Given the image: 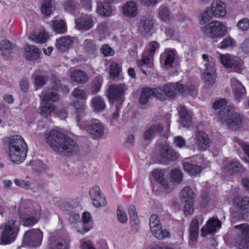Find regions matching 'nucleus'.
I'll use <instances>...</instances> for the list:
<instances>
[{"instance_id": "13d9d810", "label": "nucleus", "mask_w": 249, "mask_h": 249, "mask_svg": "<svg viewBox=\"0 0 249 249\" xmlns=\"http://www.w3.org/2000/svg\"><path fill=\"white\" fill-rule=\"evenodd\" d=\"M71 94L73 97L80 100H86L87 99L86 92L82 89L75 88Z\"/></svg>"}, {"instance_id": "7ed1b4c3", "label": "nucleus", "mask_w": 249, "mask_h": 249, "mask_svg": "<svg viewBox=\"0 0 249 249\" xmlns=\"http://www.w3.org/2000/svg\"><path fill=\"white\" fill-rule=\"evenodd\" d=\"M20 223L11 219L0 225V244H10L16 240L19 231Z\"/></svg>"}, {"instance_id": "423d86ee", "label": "nucleus", "mask_w": 249, "mask_h": 249, "mask_svg": "<svg viewBox=\"0 0 249 249\" xmlns=\"http://www.w3.org/2000/svg\"><path fill=\"white\" fill-rule=\"evenodd\" d=\"M149 226L152 234L159 240L170 237V232L166 229H163L160 219L156 214H152L149 219Z\"/></svg>"}, {"instance_id": "aec40b11", "label": "nucleus", "mask_w": 249, "mask_h": 249, "mask_svg": "<svg viewBox=\"0 0 249 249\" xmlns=\"http://www.w3.org/2000/svg\"><path fill=\"white\" fill-rule=\"evenodd\" d=\"M210 10L213 17L216 18H223L227 13L226 5L220 0H213L211 4Z\"/></svg>"}, {"instance_id": "4c0bfd02", "label": "nucleus", "mask_w": 249, "mask_h": 249, "mask_svg": "<svg viewBox=\"0 0 249 249\" xmlns=\"http://www.w3.org/2000/svg\"><path fill=\"white\" fill-rule=\"evenodd\" d=\"M24 55L28 60H34L38 59L39 53L38 49L35 46L26 45Z\"/></svg>"}, {"instance_id": "79ce46f5", "label": "nucleus", "mask_w": 249, "mask_h": 249, "mask_svg": "<svg viewBox=\"0 0 249 249\" xmlns=\"http://www.w3.org/2000/svg\"><path fill=\"white\" fill-rule=\"evenodd\" d=\"M195 194L189 186L184 187L180 192V197L183 201L194 200Z\"/></svg>"}, {"instance_id": "c85d7f7f", "label": "nucleus", "mask_w": 249, "mask_h": 249, "mask_svg": "<svg viewBox=\"0 0 249 249\" xmlns=\"http://www.w3.org/2000/svg\"><path fill=\"white\" fill-rule=\"evenodd\" d=\"M40 97L41 102H43L44 104L57 102L60 98L59 94L52 89L42 91Z\"/></svg>"}, {"instance_id": "72a5a7b5", "label": "nucleus", "mask_w": 249, "mask_h": 249, "mask_svg": "<svg viewBox=\"0 0 249 249\" xmlns=\"http://www.w3.org/2000/svg\"><path fill=\"white\" fill-rule=\"evenodd\" d=\"M69 221L71 227L76 230L78 233L82 234H84V231H83L82 226L80 225L81 223V217L78 214H71L69 217Z\"/></svg>"}, {"instance_id": "bb28decb", "label": "nucleus", "mask_w": 249, "mask_h": 249, "mask_svg": "<svg viewBox=\"0 0 249 249\" xmlns=\"http://www.w3.org/2000/svg\"><path fill=\"white\" fill-rule=\"evenodd\" d=\"M74 40L70 36H64L56 39V48L61 52H66L73 45Z\"/></svg>"}, {"instance_id": "864d4df0", "label": "nucleus", "mask_w": 249, "mask_h": 249, "mask_svg": "<svg viewBox=\"0 0 249 249\" xmlns=\"http://www.w3.org/2000/svg\"><path fill=\"white\" fill-rule=\"evenodd\" d=\"M41 11L46 16H49L53 11V6L50 0H44L42 3Z\"/></svg>"}, {"instance_id": "f03ea898", "label": "nucleus", "mask_w": 249, "mask_h": 249, "mask_svg": "<svg viewBox=\"0 0 249 249\" xmlns=\"http://www.w3.org/2000/svg\"><path fill=\"white\" fill-rule=\"evenodd\" d=\"M9 157L16 164L23 162L27 156V145L24 139L19 135L13 136L8 140Z\"/></svg>"}, {"instance_id": "de8ad7c7", "label": "nucleus", "mask_w": 249, "mask_h": 249, "mask_svg": "<svg viewBox=\"0 0 249 249\" xmlns=\"http://www.w3.org/2000/svg\"><path fill=\"white\" fill-rule=\"evenodd\" d=\"M53 30L58 34H64L67 32L65 22L62 20H54L53 21Z\"/></svg>"}, {"instance_id": "4468645a", "label": "nucleus", "mask_w": 249, "mask_h": 249, "mask_svg": "<svg viewBox=\"0 0 249 249\" xmlns=\"http://www.w3.org/2000/svg\"><path fill=\"white\" fill-rule=\"evenodd\" d=\"M151 96H155L160 100H162L163 97L161 89L160 88L155 89L145 88L143 89L139 98V103L141 105H145Z\"/></svg>"}, {"instance_id": "5701e85b", "label": "nucleus", "mask_w": 249, "mask_h": 249, "mask_svg": "<svg viewBox=\"0 0 249 249\" xmlns=\"http://www.w3.org/2000/svg\"><path fill=\"white\" fill-rule=\"evenodd\" d=\"M51 249H69V241L59 236L52 235L49 239Z\"/></svg>"}, {"instance_id": "338daca9", "label": "nucleus", "mask_w": 249, "mask_h": 249, "mask_svg": "<svg viewBox=\"0 0 249 249\" xmlns=\"http://www.w3.org/2000/svg\"><path fill=\"white\" fill-rule=\"evenodd\" d=\"M237 26L242 31H246L249 29V19L247 18H243L240 19Z\"/></svg>"}, {"instance_id": "6e6552de", "label": "nucleus", "mask_w": 249, "mask_h": 249, "mask_svg": "<svg viewBox=\"0 0 249 249\" xmlns=\"http://www.w3.org/2000/svg\"><path fill=\"white\" fill-rule=\"evenodd\" d=\"M235 229L240 231L239 235L235 238V245L239 249H249V225L244 223L234 226Z\"/></svg>"}, {"instance_id": "e2e57ef3", "label": "nucleus", "mask_w": 249, "mask_h": 249, "mask_svg": "<svg viewBox=\"0 0 249 249\" xmlns=\"http://www.w3.org/2000/svg\"><path fill=\"white\" fill-rule=\"evenodd\" d=\"M120 71V69L119 65L116 63H113L110 67V76L113 78L118 77Z\"/></svg>"}, {"instance_id": "20e7f679", "label": "nucleus", "mask_w": 249, "mask_h": 249, "mask_svg": "<svg viewBox=\"0 0 249 249\" xmlns=\"http://www.w3.org/2000/svg\"><path fill=\"white\" fill-rule=\"evenodd\" d=\"M243 119V116L231 106L226 107L220 110L218 115V121L229 127L240 126Z\"/></svg>"}, {"instance_id": "ea45409f", "label": "nucleus", "mask_w": 249, "mask_h": 249, "mask_svg": "<svg viewBox=\"0 0 249 249\" xmlns=\"http://www.w3.org/2000/svg\"><path fill=\"white\" fill-rule=\"evenodd\" d=\"M55 106L53 104H43L41 102L39 107L40 114L45 118H48L51 115V113L55 110Z\"/></svg>"}, {"instance_id": "603ef678", "label": "nucleus", "mask_w": 249, "mask_h": 249, "mask_svg": "<svg viewBox=\"0 0 249 249\" xmlns=\"http://www.w3.org/2000/svg\"><path fill=\"white\" fill-rule=\"evenodd\" d=\"M85 51L89 53H94L97 50L94 41L91 39H86L83 43Z\"/></svg>"}, {"instance_id": "39448f33", "label": "nucleus", "mask_w": 249, "mask_h": 249, "mask_svg": "<svg viewBox=\"0 0 249 249\" xmlns=\"http://www.w3.org/2000/svg\"><path fill=\"white\" fill-rule=\"evenodd\" d=\"M203 33L208 37H221L227 33L226 27L219 21H213L202 27Z\"/></svg>"}, {"instance_id": "09e8293b", "label": "nucleus", "mask_w": 249, "mask_h": 249, "mask_svg": "<svg viewBox=\"0 0 249 249\" xmlns=\"http://www.w3.org/2000/svg\"><path fill=\"white\" fill-rule=\"evenodd\" d=\"M198 221L196 219H193L190 228V238L191 241H195L198 237Z\"/></svg>"}, {"instance_id": "e433bc0d", "label": "nucleus", "mask_w": 249, "mask_h": 249, "mask_svg": "<svg viewBox=\"0 0 249 249\" xmlns=\"http://www.w3.org/2000/svg\"><path fill=\"white\" fill-rule=\"evenodd\" d=\"M97 12L100 15L108 17L112 15L113 9L107 2H100L97 4Z\"/></svg>"}, {"instance_id": "b1692460", "label": "nucleus", "mask_w": 249, "mask_h": 249, "mask_svg": "<svg viewBox=\"0 0 249 249\" xmlns=\"http://www.w3.org/2000/svg\"><path fill=\"white\" fill-rule=\"evenodd\" d=\"M160 156L167 161H174L179 157V154L167 144L162 145L160 149Z\"/></svg>"}, {"instance_id": "0eeeda50", "label": "nucleus", "mask_w": 249, "mask_h": 249, "mask_svg": "<svg viewBox=\"0 0 249 249\" xmlns=\"http://www.w3.org/2000/svg\"><path fill=\"white\" fill-rule=\"evenodd\" d=\"M78 125L83 130H85L94 139L100 138L104 134L105 126L98 120H93L89 124L83 125L77 119Z\"/></svg>"}, {"instance_id": "69168bd1", "label": "nucleus", "mask_w": 249, "mask_h": 249, "mask_svg": "<svg viewBox=\"0 0 249 249\" xmlns=\"http://www.w3.org/2000/svg\"><path fill=\"white\" fill-rule=\"evenodd\" d=\"M53 87L54 89H56L57 91L60 90H63L64 92H68L69 89L66 86H63L60 83V81L57 79L56 77H53Z\"/></svg>"}, {"instance_id": "f8f14e48", "label": "nucleus", "mask_w": 249, "mask_h": 249, "mask_svg": "<svg viewBox=\"0 0 249 249\" xmlns=\"http://www.w3.org/2000/svg\"><path fill=\"white\" fill-rule=\"evenodd\" d=\"M43 238V233L39 229H31L26 231L24 242L31 246H37L40 244Z\"/></svg>"}, {"instance_id": "6ab92c4d", "label": "nucleus", "mask_w": 249, "mask_h": 249, "mask_svg": "<svg viewBox=\"0 0 249 249\" xmlns=\"http://www.w3.org/2000/svg\"><path fill=\"white\" fill-rule=\"evenodd\" d=\"M76 28L79 30L88 31L93 27L94 21L91 15H86L75 19Z\"/></svg>"}, {"instance_id": "4d7b16f0", "label": "nucleus", "mask_w": 249, "mask_h": 249, "mask_svg": "<svg viewBox=\"0 0 249 249\" xmlns=\"http://www.w3.org/2000/svg\"><path fill=\"white\" fill-rule=\"evenodd\" d=\"M213 17V16L210 9H207L201 16L200 21V24L204 25L205 23H208L212 19Z\"/></svg>"}, {"instance_id": "c03bdc74", "label": "nucleus", "mask_w": 249, "mask_h": 249, "mask_svg": "<svg viewBox=\"0 0 249 249\" xmlns=\"http://www.w3.org/2000/svg\"><path fill=\"white\" fill-rule=\"evenodd\" d=\"M28 38L36 43H44L48 38V34L44 32H40L38 34H35V33H32L29 36Z\"/></svg>"}, {"instance_id": "ddd939ff", "label": "nucleus", "mask_w": 249, "mask_h": 249, "mask_svg": "<svg viewBox=\"0 0 249 249\" xmlns=\"http://www.w3.org/2000/svg\"><path fill=\"white\" fill-rule=\"evenodd\" d=\"M161 89L163 97V99L162 100L165 99V96L170 98L174 97L177 91L185 94L188 93L186 86H184L178 83L167 84Z\"/></svg>"}, {"instance_id": "9d476101", "label": "nucleus", "mask_w": 249, "mask_h": 249, "mask_svg": "<svg viewBox=\"0 0 249 249\" xmlns=\"http://www.w3.org/2000/svg\"><path fill=\"white\" fill-rule=\"evenodd\" d=\"M40 207L36 202L24 200L20 202L18 207V214L19 217L29 216L32 214H39Z\"/></svg>"}, {"instance_id": "f257e3e1", "label": "nucleus", "mask_w": 249, "mask_h": 249, "mask_svg": "<svg viewBox=\"0 0 249 249\" xmlns=\"http://www.w3.org/2000/svg\"><path fill=\"white\" fill-rule=\"evenodd\" d=\"M44 137L46 142L53 150L60 155L73 156L79 151L77 142L58 130L53 129L46 132Z\"/></svg>"}, {"instance_id": "f3484780", "label": "nucleus", "mask_w": 249, "mask_h": 249, "mask_svg": "<svg viewBox=\"0 0 249 249\" xmlns=\"http://www.w3.org/2000/svg\"><path fill=\"white\" fill-rule=\"evenodd\" d=\"M154 25V20L150 16H145L141 17L138 23V29L141 34L145 35L150 32Z\"/></svg>"}, {"instance_id": "2f4dec72", "label": "nucleus", "mask_w": 249, "mask_h": 249, "mask_svg": "<svg viewBox=\"0 0 249 249\" xmlns=\"http://www.w3.org/2000/svg\"><path fill=\"white\" fill-rule=\"evenodd\" d=\"M163 130V127L160 124L152 125L143 133V138L147 140H151L157 134L161 133Z\"/></svg>"}, {"instance_id": "9b49d317", "label": "nucleus", "mask_w": 249, "mask_h": 249, "mask_svg": "<svg viewBox=\"0 0 249 249\" xmlns=\"http://www.w3.org/2000/svg\"><path fill=\"white\" fill-rule=\"evenodd\" d=\"M160 45L157 41L150 42L147 46V50L143 53L142 59L137 62L138 66L141 67L144 66L149 65L151 67V59L155 52L159 48Z\"/></svg>"}, {"instance_id": "052dcab7", "label": "nucleus", "mask_w": 249, "mask_h": 249, "mask_svg": "<svg viewBox=\"0 0 249 249\" xmlns=\"http://www.w3.org/2000/svg\"><path fill=\"white\" fill-rule=\"evenodd\" d=\"M235 43V41L231 37H228L219 44V48L223 49L232 47L234 45Z\"/></svg>"}, {"instance_id": "412c9836", "label": "nucleus", "mask_w": 249, "mask_h": 249, "mask_svg": "<svg viewBox=\"0 0 249 249\" xmlns=\"http://www.w3.org/2000/svg\"><path fill=\"white\" fill-rule=\"evenodd\" d=\"M221 227V222L217 219L212 218L207 221L205 227L202 228L201 235L205 237L208 234H214Z\"/></svg>"}, {"instance_id": "2eb2a0df", "label": "nucleus", "mask_w": 249, "mask_h": 249, "mask_svg": "<svg viewBox=\"0 0 249 249\" xmlns=\"http://www.w3.org/2000/svg\"><path fill=\"white\" fill-rule=\"evenodd\" d=\"M194 140L195 145L199 150H206L210 146V140L207 134L203 131H196L195 134Z\"/></svg>"}, {"instance_id": "5fc2aeb1", "label": "nucleus", "mask_w": 249, "mask_h": 249, "mask_svg": "<svg viewBox=\"0 0 249 249\" xmlns=\"http://www.w3.org/2000/svg\"><path fill=\"white\" fill-rule=\"evenodd\" d=\"M63 6L66 11L72 14L77 7V3L75 0H68L64 2Z\"/></svg>"}, {"instance_id": "c756f323", "label": "nucleus", "mask_w": 249, "mask_h": 249, "mask_svg": "<svg viewBox=\"0 0 249 249\" xmlns=\"http://www.w3.org/2000/svg\"><path fill=\"white\" fill-rule=\"evenodd\" d=\"M231 85L234 90V96L236 100L239 102L246 94V89L242 84L234 78L231 79Z\"/></svg>"}, {"instance_id": "680f3d73", "label": "nucleus", "mask_w": 249, "mask_h": 249, "mask_svg": "<svg viewBox=\"0 0 249 249\" xmlns=\"http://www.w3.org/2000/svg\"><path fill=\"white\" fill-rule=\"evenodd\" d=\"M237 143L241 146L245 154L247 156L243 159V160L246 163L249 164V145L247 144L240 140L238 141Z\"/></svg>"}, {"instance_id": "a211bd4d", "label": "nucleus", "mask_w": 249, "mask_h": 249, "mask_svg": "<svg viewBox=\"0 0 249 249\" xmlns=\"http://www.w3.org/2000/svg\"><path fill=\"white\" fill-rule=\"evenodd\" d=\"M89 194L92 201L93 205L95 207H102L107 204L104 196L101 194L100 189L98 186H94L89 191Z\"/></svg>"}, {"instance_id": "37998d69", "label": "nucleus", "mask_w": 249, "mask_h": 249, "mask_svg": "<svg viewBox=\"0 0 249 249\" xmlns=\"http://www.w3.org/2000/svg\"><path fill=\"white\" fill-rule=\"evenodd\" d=\"M0 49L4 58L9 59L11 56L10 53L12 49V45L10 41L7 40H2L0 43Z\"/></svg>"}, {"instance_id": "8fccbe9b", "label": "nucleus", "mask_w": 249, "mask_h": 249, "mask_svg": "<svg viewBox=\"0 0 249 249\" xmlns=\"http://www.w3.org/2000/svg\"><path fill=\"white\" fill-rule=\"evenodd\" d=\"M159 18L164 22H168L172 18V15L168 8L161 6L159 9Z\"/></svg>"}, {"instance_id": "774afa93", "label": "nucleus", "mask_w": 249, "mask_h": 249, "mask_svg": "<svg viewBox=\"0 0 249 249\" xmlns=\"http://www.w3.org/2000/svg\"><path fill=\"white\" fill-rule=\"evenodd\" d=\"M174 144L176 147L182 148L186 146V143L185 140L181 136H177L174 138Z\"/></svg>"}, {"instance_id": "dca6fc26", "label": "nucleus", "mask_w": 249, "mask_h": 249, "mask_svg": "<svg viewBox=\"0 0 249 249\" xmlns=\"http://www.w3.org/2000/svg\"><path fill=\"white\" fill-rule=\"evenodd\" d=\"M202 76L206 85L213 86L215 83L216 79L215 68L211 64L205 63V70Z\"/></svg>"}, {"instance_id": "4be33fe9", "label": "nucleus", "mask_w": 249, "mask_h": 249, "mask_svg": "<svg viewBox=\"0 0 249 249\" xmlns=\"http://www.w3.org/2000/svg\"><path fill=\"white\" fill-rule=\"evenodd\" d=\"M107 92L109 101L114 102L119 100L124 95V89L122 85H111Z\"/></svg>"}, {"instance_id": "3c124183", "label": "nucleus", "mask_w": 249, "mask_h": 249, "mask_svg": "<svg viewBox=\"0 0 249 249\" xmlns=\"http://www.w3.org/2000/svg\"><path fill=\"white\" fill-rule=\"evenodd\" d=\"M128 213L130 216V222L132 226L137 227L139 224V221L136 212V208L134 205H131L129 207Z\"/></svg>"}, {"instance_id": "f704fd0d", "label": "nucleus", "mask_w": 249, "mask_h": 249, "mask_svg": "<svg viewBox=\"0 0 249 249\" xmlns=\"http://www.w3.org/2000/svg\"><path fill=\"white\" fill-rule=\"evenodd\" d=\"M80 225L82 226L84 234L90 231L93 227V224L91 221V214L88 212H85L83 213L82 220Z\"/></svg>"}, {"instance_id": "cd10ccee", "label": "nucleus", "mask_w": 249, "mask_h": 249, "mask_svg": "<svg viewBox=\"0 0 249 249\" xmlns=\"http://www.w3.org/2000/svg\"><path fill=\"white\" fill-rule=\"evenodd\" d=\"M163 175V173L159 170H155L153 172V176L154 179L160 183L165 190L168 191L173 190L174 189L173 183L165 179Z\"/></svg>"}, {"instance_id": "bf43d9fd", "label": "nucleus", "mask_w": 249, "mask_h": 249, "mask_svg": "<svg viewBox=\"0 0 249 249\" xmlns=\"http://www.w3.org/2000/svg\"><path fill=\"white\" fill-rule=\"evenodd\" d=\"M109 29V24L107 21H103L97 26L96 31L99 34L107 33Z\"/></svg>"}, {"instance_id": "6e6d98bb", "label": "nucleus", "mask_w": 249, "mask_h": 249, "mask_svg": "<svg viewBox=\"0 0 249 249\" xmlns=\"http://www.w3.org/2000/svg\"><path fill=\"white\" fill-rule=\"evenodd\" d=\"M171 179L177 183H180L182 179L183 174L181 170L174 169L171 172Z\"/></svg>"}, {"instance_id": "a878e982", "label": "nucleus", "mask_w": 249, "mask_h": 249, "mask_svg": "<svg viewBox=\"0 0 249 249\" xmlns=\"http://www.w3.org/2000/svg\"><path fill=\"white\" fill-rule=\"evenodd\" d=\"M122 12L124 16L129 18H134L138 15V6L135 1L127 2L123 5Z\"/></svg>"}, {"instance_id": "473e14b6", "label": "nucleus", "mask_w": 249, "mask_h": 249, "mask_svg": "<svg viewBox=\"0 0 249 249\" xmlns=\"http://www.w3.org/2000/svg\"><path fill=\"white\" fill-rule=\"evenodd\" d=\"M71 79L72 82L78 84H83L88 80L87 74L81 70H76L71 72L70 74Z\"/></svg>"}, {"instance_id": "393cba45", "label": "nucleus", "mask_w": 249, "mask_h": 249, "mask_svg": "<svg viewBox=\"0 0 249 249\" xmlns=\"http://www.w3.org/2000/svg\"><path fill=\"white\" fill-rule=\"evenodd\" d=\"M179 123L183 127H188L192 123V114L184 106H180L178 109Z\"/></svg>"}, {"instance_id": "49530a36", "label": "nucleus", "mask_w": 249, "mask_h": 249, "mask_svg": "<svg viewBox=\"0 0 249 249\" xmlns=\"http://www.w3.org/2000/svg\"><path fill=\"white\" fill-rule=\"evenodd\" d=\"M234 204L235 206L242 210L247 209L249 208V197L237 196L234 198Z\"/></svg>"}, {"instance_id": "0e129e2a", "label": "nucleus", "mask_w": 249, "mask_h": 249, "mask_svg": "<svg viewBox=\"0 0 249 249\" xmlns=\"http://www.w3.org/2000/svg\"><path fill=\"white\" fill-rule=\"evenodd\" d=\"M77 113H84L86 108V104L83 102L75 101L71 103Z\"/></svg>"}, {"instance_id": "58836bf2", "label": "nucleus", "mask_w": 249, "mask_h": 249, "mask_svg": "<svg viewBox=\"0 0 249 249\" xmlns=\"http://www.w3.org/2000/svg\"><path fill=\"white\" fill-rule=\"evenodd\" d=\"M91 105L93 110L97 112L103 111L106 107L104 100L99 96L92 99Z\"/></svg>"}, {"instance_id": "a18cd8bd", "label": "nucleus", "mask_w": 249, "mask_h": 249, "mask_svg": "<svg viewBox=\"0 0 249 249\" xmlns=\"http://www.w3.org/2000/svg\"><path fill=\"white\" fill-rule=\"evenodd\" d=\"M19 218L22 220L24 226L30 227L33 226L38 221L40 218V214L38 215L32 214L29 216L19 217Z\"/></svg>"}, {"instance_id": "a19ab883", "label": "nucleus", "mask_w": 249, "mask_h": 249, "mask_svg": "<svg viewBox=\"0 0 249 249\" xmlns=\"http://www.w3.org/2000/svg\"><path fill=\"white\" fill-rule=\"evenodd\" d=\"M183 169L190 176H194L199 174L202 170L201 167L188 162L183 163Z\"/></svg>"}, {"instance_id": "7c9ffc66", "label": "nucleus", "mask_w": 249, "mask_h": 249, "mask_svg": "<svg viewBox=\"0 0 249 249\" xmlns=\"http://www.w3.org/2000/svg\"><path fill=\"white\" fill-rule=\"evenodd\" d=\"M176 51L175 49H166L161 54V60L165 66L171 67L175 61Z\"/></svg>"}, {"instance_id": "c9c22d12", "label": "nucleus", "mask_w": 249, "mask_h": 249, "mask_svg": "<svg viewBox=\"0 0 249 249\" xmlns=\"http://www.w3.org/2000/svg\"><path fill=\"white\" fill-rule=\"evenodd\" d=\"M244 170L243 166L238 161H232L228 163L224 168L225 172L231 174L243 172Z\"/></svg>"}, {"instance_id": "1a4fd4ad", "label": "nucleus", "mask_w": 249, "mask_h": 249, "mask_svg": "<svg viewBox=\"0 0 249 249\" xmlns=\"http://www.w3.org/2000/svg\"><path fill=\"white\" fill-rule=\"evenodd\" d=\"M219 59L225 67L232 68L238 73H241L244 68L242 60L230 54H220Z\"/></svg>"}]
</instances>
